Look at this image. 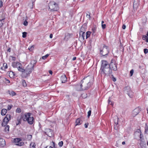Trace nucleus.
<instances>
[{
    "mask_svg": "<svg viewBox=\"0 0 148 148\" xmlns=\"http://www.w3.org/2000/svg\"><path fill=\"white\" fill-rule=\"evenodd\" d=\"M93 80V77L92 76H88L84 78L80 83L77 86V90L81 91L88 89L90 86Z\"/></svg>",
    "mask_w": 148,
    "mask_h": 148,
    "instance_id": "f257e3e1",
    "label": "nucleus"
},
{
    "mask_svg": "<svg viewBox=\"0 0 148 148\" xmlns=\"http://www.w3.org/2000/svg\"><path fill=\"white\" fill-rule=\"evenodd\" d=\"M99 72L101 74H104L106 75H109L112 73V70L106 61H102Z\"/></svg>",
    "mask_w": 148,
    "mask_h": 148,
    "instance_id": "f03ea898",
    "label": "nucleus"
},
{
    "mask_svg": "<svg viewBox=\"0 0 148 148\" xmlns=\"http://www.w3.org/2000/svg\"><path fill=\"white\" fill-rule=\"evenodd\" d=\"M22 119L24 121H27L29 124H32L34 122V119L32 116H31V114L26 113L23 114L22 116Z\"/></svg>",
    "mask_w": 148,
    "mask_h": 148,
    "instance_id": "7ed1b4c3",
    "label": "nucleus"
},
{
    "mask_svg": "<svg viewBox=\"0 0 148 148\" xmlns=\"http://www.w3.org/2000/svg\"><path fill=\"white\" fill-rule=\"evenodd\" d=\"M100 53L103 56H105L108 54L109 52L108 48L105 45L101 46L100 50Z\"/></svg>",
    "mask_w": 148,
    "mask_h": 148,
    "instance_id": "20e7f679",
    "label": "nucleus"
},
{
    "mask_svg": "<svg viewBox=\"0 0 148 148\" xmlns=\"http://www.w3.org/2000/svg\"><path fill=\"white\" fill-rule=\"evenodd\" d=\"M35 64V63L33 64L31 63L27 66L25 69V73L27 75L29 74L32 73L34 69Z\"/></svg>",
    "mask_w": 148,
    "mask_h": 148,
    "instance_id": "39448f33",
    "label": "nucleus"
},
{
    "mask_svg": "<svg viewBox=\"0 0 148 148\" xmlns=\"http://www.w3.org/2000/svg\"><path fill=\"white\" fill-rule=\"evenodd\" d=\"M49 8L53 11H56L58 9V5L54 1L50 2L49 4Z\"/></svg>",
    "mask_w": 148,
    "mask_h": 148,
    "instance_id": "423d86ee",
    "label": "nucleus"
},
{
    "mask_svg": "<svg viewBox=\"0 0 148 148\" xmlns=\"http://www.w3.org/2000/svg\"><path fill=\"white\" fill-rule=\"evenodd\" d=\"M11 119V116L10 114H7L4 118L2 123V126H5L8 123Z\"/></svg>",
    "mask_w": 148,
    "mask_h": 148,
    "instance_id": "0eeeda50",
    "label": "nucleus"
},
{
    "mask_svg": "<svg viewBox=\"0 0 148 148\" xmlns=\"http://www.w3.org/2000/svg\"><path fill=\"white\" fill-rule=\"evenodd\" d=\"M14 144L18 146H22L24 144V143L20 138H16L14 140Z\"/></svg>",
    "mask_w": 148,
    "mask_h": 148,
    "instance_id": "6e6552de",
    "label": "nucleus"
},
{
    "mask_svg": "<svg viewBox=\"0 0 148 148\" xmlns=\"http://www.w3.org/2000/svg\"><path fill=\"white\" fill-rule=\"evenodd\" d=\"M85 31L84 27L83 26L82 27L79 32V38L82 39L84 40L85 39Z\"/></svg>",
    "mask_w": 148,
    "mask_h": 148,
    "instance_id": "1a4fd4ad",
    "label": "nucleus"
},
{
    "mask_svg": "<svg viewBox=\"0 0 148 148\" xmlns=\"http://www.w3.org/2000/svg\"><path fill=\"white\" fill-rule=\"evenodd\" d=\"M110 67H112L113 68V70L116 71L117 70V68L116 67V65L115 62L114 60H112L110 64L109 65Z\"/></svg>",
    "mask_w": 148,
    "mask_h": 148,
    "instance_id": "9d476101",
    "label": "nucleus"
},
{
    "mask_svg": "<svg viewBox=\"0 0 148 148\" xmlns=\"http://www.w3.org/2000/svg\"><path fill=\"white\" fill-rule=\"evenodd\" d=\"M140 110L139 108L137 107L134 109L132 111V115L134 117L137 115L140 112Z\"/></svg>",
    "mask_w": 148,
    "mask_h": 148,
    "instance_id": "9b49d317",
    "label": "nucleus"
},
{
    "mask_svg": "<svg viewBox=\"0 0 148 148\" xmlns=\"http://www.w3.org/2000/svg\"><path fill=\"white\" fill-rule=\"evenodd\" d=\"M21 65V64L18 62H14L12 63V66L14 68H17L18 69Z\"/></svg>",
    "mask_w": 148,
    "mask_h": 148,
    "instance_id": "f8f14e48",
    "label": "nucleus"
},
{
    "mask_svg": "<svg viewBox=\"0 0 148 148\" xmlns=\"http://www.w3.org/2000/svg\"><path fill=\"white\" fill-rule=\"evenodd\" d=\"M119 118L117 116H116L115 117V119H114V123L115 125L114 126V128L115 129L117 130V125L118 124V120Z\"/></svg>",
    "mask_w": 148,
    "mask_h": 148,
    "instance_id": "ddd939ff",
    "label": "nucleus"
},
{
    "mask_svg": "<svg viewBox=\"0 0 148 148\" xmlns=\"http://www.w3.org/2000/svg\"><path fill=\"white\" fill-rule=\"evenodd\" d=\"M5 145V141L3 138H0V146L2 147H4Z\"/></svg>",
    "mask_w": 148,
    "mask_h": 148,
    "instance_id": "4468645a",
    "label": "nucleus"
},
{
    "mask_svg": "<svg viewBox=\"0 0 148 148\" xmlns=\"http://www.w3.org/2000/svg\"><path fill=\"white\" fill-rule=\"evenodd\" d=\"M135 135L136 136V137H139L141 138V133L140 130L139 129H138L137 131L135 133Z\"/></svg>",
    "mask_w": 148,
    "mask_h": 148,
    "instance_id": "2eb2a0df",
    "label": "nucleus"
},
{
    "mask_svg": "<svg viewBox=\"0 0 148 148\" xmlns=\"http://www.w3.org/2000/svg\"><path fill=\"white\" fill-rule=\"evenodd\" d=\"M61 79L62 83H65L66 80V76L64 75L62 76L61 77Z\"/></svg>",
    "mask_w": 148,
    "mask_h": 148,
    "instance_id": "dca6fc26",
    "label": "nucleus"
},
{
    "mask_svg": "<svg viewBox=\"0 0 148 148\" xmlns=\"http://www.w3.org/2000/svg\"><path fill=\"white\" fill-rule=\"evenodd\" d=\"M138 0H135V1L134 2L133 8H134L136 9L137 8L138 5Z\"/></svg>",
    "mask_w": 148,
    "mask_h": 148,
    "instance_id": "f3484780",
    "label": "nucleus"
},
{
    "mask_svg": "<svg viewBox=\"0 0 148 148\" xmlns=\"http://www.w3.org/2000/svg\"><path fill=\"white\" fill-rule=\"evenodd\" d=\"M142 39L144 40H145L146 42H148V32H147L146 35H143L142 37Z\"/></svg>",
    "mask_w": 148,
    "mask_h": 148,
    "instance_id": "a211bd4d",
    "label": "nucleus"
},
{
    "mask_svg": "<svg viewBox=\"0 0 148 148\" xmlns=\"http://www.w3.org/2000/svg\"><path fill=\"white\" fill-rule=\"evenodd\" d=\"M7 113V110L5 109L2 110L1 114L2 115H5Z\"/></svg>",
    "mask_w": 148,
    "mask_h": 148,
    "instance_id": "6ab92c4d",
    "label": "nucleus"
},
{
    "mask_svg": "<svg viewBox=\"0 0 148 148\" xmlns=\"http://www.w3.org/2000/svg\"><path fill=\"white\" fill-rule=\"evenodd\" d=\"M36 146V144L34 142H32L30 145V148H35Z\"/></svg>",
    "mask_w": 148,
    "mask_h": 148,
    "instance_id": "aec40b11",
    "label": "nucleus"
},
{
    "mask_svg": "<svg viewBox=\"0 0 148 148\" xmlns=\"http://www.w3.org/2000/svg\"><path fill=\"white\" fill-rule=\"evenodd\" d=\"M140 145L142 148H144L146 146V143L145 142H141Z\"/></svg>",
    "mask_w": 148,
    "mask_h": 148,
    "instance_id": "412c9836",
    "label": "nucleus"
},
{
    "mask_svg": "<svg viewBox=\"0 0 148 148\" xmlns=\"http://www.w3.org/2000/svg\"><path fill=\"white\" fill-rule=\"evenodd\" d=\"M21 66H20L19 67H18V70L20 71L25 73V70L21 67Z\"/></svg>",
    "mask_w": 148,
    "mask_h": 148,
    "instance_id": "4be33fe9",
    "label": "nucleus"
},
{
    "mask_svg": "<svg viewBox=\"0 0 148 148\" xmlns=\"http://www.w3.org/2000/svg\"><path fill=\"white\" fill-rule=\"evenodd\" d=\"M91 34V32L90 31H88L86 32V39H87L89 37Z\"/></svg>",
    "mask_w": 148,
    "mask_h": 148,
    "instance_id": "5701e85b",
    "label": "nucleus"
},
{
    "mask_svg": "<svg viewBox=\"0 0 148 148\" xmlns=\"http://www.w3.org/2000/svg\"><path fill=\"white\" fill-rule=\"evenodd\" d=\"M76 125H80L81 124V121L79 119H77L76 121Z\"/></svg>",
    "mask_w": 148,
    "mask_h": 148,
    "instance_id": "b1692460",
    "label": "nucleus"
},
{
    "mask_svg": "<svg viewBox=\"0 0 148 148\" xmlns=\"http://www.w3.org/2000/svg\"><path fill=\"white\" fill-rule=\"evenodd\" d=\"M9 76L11 78H13L14 76V74L13 72L10 71L9 73Z\"/></svg>",
    "mask_w": 148,
    "mask_h": 148,
    "instance_id": "393cba45",
    "label": "nucleus"
},
{
    "mask_svg": "<svg viewBox=\"0 0 148 148\" xmlns=\"http://www.w3.org/2000/svg\"><path fill=\"white\" fill-rule=\"evenodd\" d=\"M32 135H27L26 139L28 140L29 141L32 139Z\"/></svg>",
    "mask_w": 148,
    "mask_h": 148,
    "instance_id": "a878e982",
    "label": "nucleus"
},
{
    "mask_svg": "<svg viewBox=\"0 0 148 148\" xmlns=\"http://www.w3.org/2000/svg\"><path fill=\"white\" fill-rule=\"evenodd\" d=\"M10 95L12 96H15L16 95V93L14 91H12L9 92Z\"/></svg>",
    "mask_w": 148,
    "mask_h": 148,
    "instance_id": "bb28decb",
    "label": "nucleus"
},
{
    "mask_svg": "<svg viewBox=\"0 0 148 148\" xmlns=\"http://www.w3.org/2000/svg\"><path fill=\"white\" fill-rule=\"evenodd\" d=\"M9 126L8 125L6 126L5 130V132H8L9 131Z\"/></svg>",
    "mask_w": 148,
    "mask_h": 148,
    "instance_id": "cd10ccee",
    "label": "nucleus"
},
{
    "mask_svg": "<svg viewBox=\"0 0 148 148\" xmlns=\"http://www.w3.org/2000/svg\"><path fill=\"white\" fill-rule=\"evenodd\" d=\"M4 22L3 19L0 20V27H1L3 26Z\"/></svg>",
    "mask_w": 148,
    "mask_h": 148,
    "instance_id": "c85d7f7f",
    "label": "nucleus"
},
{
    "mask_svg": "<svg viewBox=\"0 0 148 148\" xmlns=\"http://www.w3.org/2000/svg\"><path fill=\"white\" fill-rule=\"evenodd\" d=\"M96 28L95 27H93L92 29V35H94V34L95 33V31H96Z\"/></svg>",
    "mask_w": 148,
    "mask_h": 148,
    "instance_id": "c756f323",
    "label": "nucleus"
},
{
    "mask_svg": "<svg viewBox=\"0 0 148 148\" xmlns=\"http://www.w3.org/2000/svg\"><path fill=\"white\" fill-rule=\"evenodd\" d=\"M27 33L26 32H24L23 33L22 37L23 38H25L26 37Z\"/></svg>",
    "mask_w": 148,
    "mask_h": 148,
    "instance_id": "7c9ffc66",
    "label": "nucleus"
},
{
    "mask_svg": "<svg viewBox=\"0 0 148 148\" xmlns=\"http://www.w3.org/2000/svg\"><path fill=\"white\" fill-rule=\"evenodd\" d=\"M49 56L48 54H47L45 56H43L42 57V59L43 60L46 59Z\"/></svg>",
    "mask_w": 148,
    "mask_h": 148,
    "instance_id": "2f4dec72",
    "label": "nucleus"
},
{
    "mask_svg": "<svg viewBox=\"0 0 148 148\" xmlns=\"http://www.w3.org/2000/svg\"><path fill=\"white\" fill-rule=\"evenodd\" d=\"M108 103L109 104H110L112 106H113V103L110 101V98H109V99L108 100Z\"/></svg>",
    "mask_w": 148,
    "mask_h": 148,
    "instance_id": "473e14b6",
    "label": "nucleus"
},
{
    "mask_svg": "<svg viewBox=\"0 0 148 148\" xmlns=\"http://www.w3.org/2000/svg\"><path fill=\"white\" fill-rule=\"evenodd\" d=\"M34 49V46H32L31 47H30L28 48L29 49L30 51H32V50H33Z\"/></svg>",
    "mask_w": 148,
    "mask_h": 148,
    "instance_id": "72a5a7b5",
    "label": "nucleus"
},
{
    "mask_svg": "<svg viewBox=\"0 0 148 148\" xmlns=\"http://www.w3.org/2000/svg\"><path fill=\"white\" fill-rule=\"evenodd\" d=\"M22 84H23V86L24 87L26 86L27 84H26V82H25V81L23 80V82H22Z\"/></svg>",
    "mask_w": 148,
    "mask_h": 148,
    "instance_id": "f704fd0d",
    "label": "nucleus"
},
{
    "mask_svg": "<svg viewBox=\"0 0 148 148\" xmlns=\"http://www.w3.org/2000/svg\"><path fill=\"white\" fill-rule=\"evenodd\" d=\"M12 107V105H8V106L7 110H10L11 109Z\"/></svg>",
    "mask_w": 148,
    "mask_h": 148,
    "instance_id": "c9c22d12",
    "label": "nucleus"
},
{
    "mask_svg": "<svg viewBox=\"0 0 148 148\" xmlns=\"http://www.w3.org/2000/svg\"><path fill=\"white\" fill-rule=\"evenodd\" d=\"M91 114V110L89 111L88 112V117H89L90 116Z\"/></svg>",
    "mask_w": 148,
    "mask_h": 148,
    "instance_id": "e433bc0d",
    "label": "nucleus"
},
{
    "mask_svg": "<svg viewBox=\"0 0 148 148\" xmlns=\"http://www.w3.org/2000/svg\"><path fill=\"white\" fill-rule=\"evenodd\" d=\"M101 27L103 29H105L106 27V25L104 24H101Z\"/></svg>",
    "mask_w": 148,
    "mask_h": 148,
    "instance_id": "4c0bfd02",
    "label": "nucleus"
},
{
    "mask_svg": "<svg viewBox=\"0 0 148 148\" xmlns=\"http://www.w3.org/2000/svg\"><path fill=\"white\" fill-rule=\"evenodd\" d=\"M58 145L60 147H62L63 145V142L62 141H61L59 143Z\"/></svg>",
    "mask_w": 148,
    "mask_h": 148,
    "instance_id": "58836bf2",
    "label": "nucleus"
},
{
    "mask_svg": "<svg viewBox=\"0 0 148 148\" xmlns=\"http://www.w3.org/2000/svg\"><path fill=\"white\" fill-rule=\"evenodd\" d=\"M134 73V70L133 69L131 70L130 72V76H132Z\"/></svg>",
    "mask_w": 148,
    "mask_h": 148,
    "instance_id": "ea45409f",
    "label": "nucleus"
},
{
    "mask_svg": "<svg viewBox=\"0 0 148 148\" xmlns=\"http://www.w3.org/2000/svg\"><path fill=\"white\" fill-rule=\"evenodd\" d=\"M10 60H12L14 61L15 60V58L14 57H13L12 56H11L10 57Z\"/></svg>",
    "mask_w": 148,
    "mask_h": 148,
    "instance_id": "a19ab883",
    "label": "nucleus"
},
{
    "mask_svg": "<svg viewBox=\"0 0 148 148\" xmlns=\"http://www.w3.org/2000/svg\"><path fill=\"white\" fill-rule=\"evenodd\" d=\"M16 111L17 112L19 113L21 112V110L20 108H18L17 109Z\"/></svg>",
    "mask_w": 148,
    "mask_h": 148,
    "instance_id": "79ce46f5",
    "label": "nucleus"
},
{
    "mask_svg": "<svg viewBox=\"0 0 148 148\" xmlns=\"http://www.w3.org/2000/svg\"><path fill=\"white\" fill-rule=\"evenodd\" d=\"M28 22L26 21H25L24 22L23 24L25 26H27L28 25Z\"/></svg>",
    "mask_w": 148,
    "mask_h": 148,
    "instance_id": "37998d69",
    "label": "nucleus"
},
{
    "mask_svg": "<svg viewBox=\"0 0 148 148\" xmlns=\"http://www.w3.org/2000/svg\"><path fill=\"white\" fill-rule=\"evenodd\" d=\"M144 51L145 54L147 53L148 52V50L147 49H145L144 50Z\"/></svg>",
    "mask_w": 148,
    "mask_h": 148,
    "instance_id": "c03bdc74",
    "label": "nucleus"
},
{
    "mask_svg": "<svg viewBox=\"0 0 148 148\" xmlns=\"http://www.w3.org/2000/svg\"><path fill=\"white\" fill-rule=\"evenodd\" d=\"M3 3L2 1L0 0V7H1L3 6Z\"/></svg>",
    "mask_w": 148,
    "mask_h": 148,
    "instance_id": "a18cd8bd",
    "label": "nucleus"
},
{
    "mask_svg": "<svg viewBox=\"0 0 148 148\" xmlns=\"http://www.w3.org/2000/svg\"><path fill=\"white\" fill-rule=\"evenodd\" d=\"M88 123H86L84 125L85 127L86 128L88 127Z\"/></svg>",
    "mask_w": 148,
    "mask_h": 148,
    "instance_id": "49530a36",
    "label": "nucleus"
},
{
    "mask_svg": "<svg viewBox=\"0 0 148 148\" xmlns=\"http://www.w3.org/2000/svg\"><path fill=\"white\" fill-rule=\"evenodd\" d=\"M3 66H5V69H6L8 67L7 64H4Z\"/></svg>",
    "mask_w": 148,
    "mask_h": 148,
    "instance_id": "de8ad7c7",
    "label": "nucleus"
},
{
    "mask_svg": "<svg viewBox=\"0 0 148 148\" xmlns=\"http://www.w3.org/2000/svg\"><path fill=\"white\" fill-rule=\"evenodd\" d=\"M126 28V26L125 25H123L122 26V28L123 29H125Z\"/></svg>",
    "mask_w": 148,
    "mask_h": 148,
    "instance_id": "09e8293b",
    "label": "nucleus"
},
{
    "mask_svg": "<svg viewBox=\"0 0 148 148\" xmlns=\"http://www.w3.org/2000/svg\"><path fill=\"white\" fill-rule=\"evenodd\" d=\"M49 73L50 74H51H51H52V73H53V72H52V71H51V70H49Z\"/></svg>",
    "mask_w": 148,
    "mask_h": 148,
    "instance_id": "8fccbe9b",
    "label": "nucleus"
},
{
    "mask_svg": "<svg viewBox=\"0 0 148 148\" xmlns=\"http://www.w3.org/2000/svg\"><path fill=\"white\" fill-rule=\"evenodd\" d=\"M112 79H113V80L114 81V82H115L116 81V79L114 77H113L112 78Z\"/></svg>",
    "mask_w": 148,
    "mask_h": 148,
    "instance_id": "3c124183",
    "label": "nucleus"
},
{
    "mask_svg": "<svg viewBox=\"0 0 148 148\" xmlns=\"http://www.w3.org/2000/svg\"><path fill=\"white\" fill-rule=\"evenodd\" d=\"M49 37L51 38H52L53 37V35L52 34H51L50 35Z\"/></svg>",
    "mask_w": 148,
    "mask_h": 148,
    "instance_id": "603ef678",
    "label": "nucleus"
},
{
    "mask_svg": "<svg viewBox=\"0 0 148 148\" xmlns=\"http://www.w3.org/2000/svg\"><path fill=\"white\" fill-rule=\"evenodd\" d=\"M76 57H73V59H72V60H76Z\"/></svg>",
    "mask_w": 148,
    "mask_h": 148,
    "instance_id": "864d4df0",
    "label": "nucleus"
},
{
    "mask_svg": "<svg viewBox=\"0 0 148 148\" xmlns=\"http://www.w3.org/2000/svg\"><path fill=\"white\" fill-rule=\"evenodd\" d=\"M122 144L123 145H125V141H123L122 142Z\"/></svg>",
    "mask_w": 148,
    "mask_h": 148,
    "instance_id": "5fc2aeb1",
    "label": "nucleus"
},
{
    "mask_svg": "<svg viewBox=\"0 0 148 148\" xmlns=\"http://www.w3.org/2000/svg\"><path fill=\"white\" fill-rule=\"evenodd\" d=\"M10 51H11V50H10V48H9V49H8V51L9 52H10Z\"/></svg>",
    "mask_w": 148,
    "mask_h": 148,
    "instance_id": "6e6d98bb",
    "label": "nucleus"
},
{
    "mask_svg": "<svg viewBox=\"0 0 148 148\" xmlns=\"http://www.w3.org/2000/svg\"><path fill=\"white\" fill-rule=\"evenodd\" d=\"M104 23V21H101V24H103Z\"/></svg>",
    "mask_w": 148,
    "mask_h": 148,
    "instance_id": "4d7b16f0",
    "label": "nucleus"
},
{
    "mask_svg": "<svg viewBox=\"0 0 148 148\" xmlns=\"http://www.w3.org/2000/svg\"><path fill=\"white\" fill-rule=\"evenodd\" d=\"M47 134V135H48V136H50V137H51V136H50V135H49V134Z\"/></svg>",
    "mask_w": 148,
    "mask_h": 148,
    "instance_id": "13d9d810",
    "label": "nucleus"
},
{
    "mask_svg": "<svg viewBox=\"0 0 148 148\" xmlns=\"http://www.w3.org/2000/svg\"><path fill=\"white\" fill-rule=\"evenodd\" d=\"M7 81H8V83H10V81L9 80H8Z\"/></svg>",
    "mask_w": 148,
    "mask_h": 148,
    "instance_id": "bf43d9fd",
    "label": "nucleus"
},
{
    "mask_svg": "<svg viewBox=\"0 0 148 148\" xmlns=\"http://www.w3.org/2000/svg\"><path fill=\"white\" fill-rule=\"evenodd\" d=\"M128 95H129V96L130 97H132V95H129V94H128Z\"/></svg>",
    "mask_w": 148,
    "mask_h": 148,
    "instance_id": "052dcab7",
    "label": "nucleus"
},
{
    "mask_svg": "<svg viewBox=\"0 0 148 148\" xmlns=\"http://www.w3.org/2000/svg\"><path fill=\"white\" fill-rule=\"evenodd\" d=\"M147 113H148V108H147Z\"/></svg>",
    "mask_w": 148,
    "mask_h": 148,
    "instance_id": "680f3d73",
    "label": "nucleus"
},
{
    "mask_svg": "<svg viewBox=\"0 0 148 148\" xmlns=\"http://www.w3.org/2000/svg\"><path fill=\"white\" fill-rule=\"evenodd\" d=\"M147 145H148V142H147Z\"/></svg>",
    "mask_w": 148,
    "mask_h": 148,
    "instance_id": "e2e57ef3",
    "label": "nucleus"
},
{
    "mask_svg": "<svg viewBox=\"0 0 148 148\" xmlns=\"http://www.w3.org/2000/svg\"><path fill=\"white\" fill-rule=\"evenodd\" d=\"M49 130L50 131V130H49Z\"/></svg>",
    "mask_w": 148,
    "mask_h": 148,
    "instance_id": "0e129e2a",
    "label": "nucleus"
},
{
    "mask_svg": "<svg viewBox=\"0 0 148 148\" xmlns=\"http://www.w3.org/2000/svg\"><path fill=\"white\" fill-rule=\"evenodd\" d=\"M73 148H74V147H73Z\"/></svg>",
    "mask_w": 148,
    "mask_h": 148,
    "instance_id": "69168bd1",
    "label": "nucleus"
}]
</instances>
